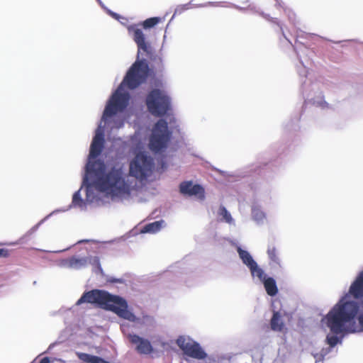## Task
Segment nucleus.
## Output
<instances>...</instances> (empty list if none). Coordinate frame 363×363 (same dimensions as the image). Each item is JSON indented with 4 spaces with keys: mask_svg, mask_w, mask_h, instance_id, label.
<instances>
[{
    "mask_svg": "<svg viewBox=\"0 0 363 363\" xmlns=\"http://www.w3.org/2000/svg\"><path fill=\"white\" fill-rule=\"evenodd\" d=\"M86 172L96 177L94 184L101 192L119 196L128 192L129 187L125 181L121 168L112 167L105 174V164L101 160L89 162Z\"/></svg>",
    "mask_w": 363,
    "mask_h": 363,
    "instance_id": "nucleus-3",
    "label": "nucleus"
},
{
    "mask_svg": "<svg viewBox=\"0 0 363 363\" xmlns=\"http://www.w3.org/2000/svg\"><path fill=\"white\" fill-rule=\"evenodd\" d=\"M77 355L80 360L86 363H110L100 357L87 353L78 352Z\"/></svg>",
    "mask_w": 363,
    "mask_h": 363,
    "instance_id": "nucleus-14",
    "label": "nucleus"
},
{
    "mask_svg": "<svg viewBox=\"0 0 363 363\" xmlns=\"http://www.w3.org/2000/svg\"><path fill=\"white\" fill-rule=\"evenodd\" d=\"M348 294L354 299L362 300V307L363 308V271L359 274L351 284ZM358 322L361 330L363 331V312L358 316Z\"/></svg>",
    "mask_w": 363,
    "mask_h": 363,
    "instance_id": "nucleus-9",
    "label": "nucleus"
},
{
    "mask_svg": "<svg viewBox=\"0 0 363 363\" xmlns=\"http://www.w3.org/2000/svg\"><path fill=\"white\" fill-rule=\"evenodd\" d=\"M154 168L153 158L144 152H140L130 162L129 174L143 182L151 176Z\"/></svg>",
    "mask_w": 363,
    "mask_h": 363,
    "instance_id": "nucleus-6",
    "label": "nucleus"
},
{
    "mask_svg": "<svg viewBox=\"0 0 363 363\" xmlns=\"http://www.w3.org/2000/svg\"><path fill=\"white\" fill-rule=\"evenodd\" d=\"M218 214L223 218V220L226 223H231L233 221L230 213L227 211L225 207L221 206L219 208Z\"/></svg>",
    "mask_w": 363,
    "mask_h": 363,
    "instance_id": "nucleus-21",
    "label": "nucleus"
},
{
    "mask_svg": "<svg viewBox=\"0 0 363 363\" xmlns=\"http://www.w3.org/2000/svg\"><path fill=\"white\" fill-rule=\"evenodd\" d=\"M179 191L183 195L196 196L199 199H205V190L200 184H194L191 181H185L179 184Z\"/></svg>",
    "mask_w": 363,
    "mask_h": 363,
    "instance_id": "nucleus-10",
    "label": "nucleus"
},
{
    "mask_svg": "<svg viewBox=\"0 0 363 363\" xmlns=\"http://www.w3.org/2000/svg\"><path fill=\"white\" fill-rule=\"evenodd\" d=\"M86 264V260L83 259H77L74 257H72L69 260V265L71 267L74 268H79L82 266H84Z\"/></svg>",
    "mask_w": 363,
    "mask_h": 363,
    "instance_id": "nucleus-22",
    "label": "nucleus"
},
{
    "mask_svg": "<svg viewBox=\"0 0 363 363\" xmlns=\"http://www.w3.org/2000/svg\"><path fill=\"white\" fill-rule=\"evenodd\" d=\"M72 204L74 206H77L79 207L83 206L84 201H83L82 199L81 198L79 191H77L74 194V195L72 196Z\"/></svg>",
    "mask_w": 363,
    "mask_h": 363,
    "instance_id": "nucleus-23",
    "label": "nucleus"
},
{
    "mask_svg": "<svg viewBox=\"0 0 363 363\" xmlns=\"http://www.w3.org/2000/svg\"><path fill=\"white\" fill-rule=\"evenodd\" d=\"M9 250L5 248H0V257H8L9 256Z\"/></svg>",
    "mask_w": 363,
    "mask_h": 363,
    "instance_id": "nucleus-25",
    "label": "nucleus"
},
{
    "mask_svg": "<svg viewBox=\"0 0 363 363\" xmlns=\"http://www.w3.org/2000/svg\"><path fill=\"white\" fill-rule=\"evenodd\" d=\"M162 223H163V220H160V221H155L153 223L147 224L143 227V228L142 230V233H156L160 230V228H162Z\"/></svg>",
    "mask_w": 363,
    "mask_h": 363,
    "instance_id": "nucleus-17",
    "label": "nucleus"
},
{
    "mask_svg": "<svg viewBox=\"0 0 363 363\" xmlns=\"http://www.w3.org/2000/svg\"><path fill=\"white\" fill-rule=\"evenodd\" d=\"M177 344L184 354L188 357L196 359H203L207 356L199 344L190 338L179 336L177 340Z\"/></svg>",
    "mask_w": 363,
    "mask_h": 363,
    "instance_id": "nucleus-8",
    "label": "nucleus"
},
{
    "mask_svg": "<svg viewBox=\"0 0 363 363\" xmlns=\"http://www.w3.org/2000/svg\"><path fill=\"white\" fill-rule=\"evenodd\" d=\"M31 363H36V362L33 361V362H32Z\"/></svg>",
    "mask_w": 363,
    "mask_h": 363,
    "instance_id": "nucleus-28",
    "label": "nucleus"
},
{
    "mask_svg": "<svg viewBox=\"0 0 363 363\" xmlns=\"http://www.w3.org/2000/svg\"><path fill=\"white\" fill-rule=\"evenodd\" d=\"M145 104L149 112L155 116H163L171 110V99L160 89H152L146 96Z\"/></svg>",
    "mask_w": 363,
    "mask_h": 363,
    "instance_id": "nucleus-5",
    "label": "nucleus"
},
{
    "mask_svg": "<svg viewBox=\"0 0 363 363\" xmlns=\"http://www.w3.org/2000/svg\"><path fill=\"white\" fill-rule=\"evenodd\" d=\"M348 293L336 303L324 320L331 333L334 335H328L327 343L330 347H335L339 342L338 337L335 335L345 333H354L357 331L354 325V318L359 311V304L354 301H347Z\"/></svg>",
    "mask_w": 363,
    "mask_h": 363,
    "instance_id": "nucleus-2",
    "label": "nucleus"
},
{
    "mask_svg": "<svg viewBox=\"0 0 363 363\" xmlns=\"http://www.w3.org/2000/svg\"><path fill=\"white\" fill-rule=\"evenodd\" d=\"M252 216L256 220H262L264 217V213L258 209H254L252 211Z\"/></svg>",
    "mask_w": 363,
    "mask_h": 363,
    "instance_id": "nucleus-24",
    "label": "nucleus"
},
{
    "mask_svg": "<svg viewBox=\"0 0 363 363\" xmlns=\"http://www.w3.org/2000/svg\"><path fill=\"white\" fill-rule=\"evenodd\" d=\"M172 133L168 129L167 122L164 119H160L154 125L150 138V149L158 153L166 149L170 140Z\"/></svg>",
    "mask_w": 363,
    "mask_h": 363,
    "instance_id": "nucleus-7",
    "label": "nucleus"
},
{
    "mask_svg": "<svg viewBox=\"0 0 363 363\" xmlns=\"http://www.w3.org/2000/svg\"><path fill=\"white\" fill-rule=\"evenodd\" d=\"M163 21V18L161 17H152L147 18L141 23V26L145 29H149L153 28L157 24Z\"/></svg>",
    "mask_w": 363,
    "mask_h": 363,
    "instance_id": "nucleus-19",
    "label": "nucleus"
},
{
    "mask_svg": "<svg viewBox=\"0 0 363 363\" xmlns=\"http://www.w3.org/2000/svg\"><path fill=\"white\" fill-rule=\"evenodd\" d=\"M267 255L269 259L274 264L281 266L280 259L278 256L277 250L273 245H269L267 248Z\"/></svg>",
    "mask_w": 363,
    "mask_h": 363,
    "instance_id": "nucleus-18",
    "label": "nucleus"
},
{
    "mask_svg": "<svg viewBox=\"0 0 363 363\" xmlns=\"http://www.w3.org/2000/svg\"><path fill=\"white\" fill-rule=\"evenodd\" d=\"M104 144V137L101 131H97L95 136L93 138L90 146L89 157L96 158L102 152Z\"/></svg>",
    "mask_w": 363,
    "mask_h": 363,
    "instance_id": "nucleus-12",
    "label": "nucleus"
},
{
    "mask_svg": "<svg viewBox=\"0 0 363 363\" xmlns=\"http://www.w3.org/2000/svg\"><path fill=\"white\" fill-rule=\"evenodd\" d=\"M249 269L252 275L254 277L256 276L260 281H262L266 278L264 271L258 267L257 262L255 266H251Z\"/></svg>",
    "mask_w": 363,
    "mask_h": 363,
    "instance_id": "nucleus-20",
    "label": "nucleus"
},
{
    "mask_svg": "<svg viewBox=\"0 0 363 363\" xmlns=\"http://www.w3.org/2000/svg\"><path fill=\"white\" fill-rule=\"evenodd\" d=\"M270 327L273 331L281 332L285 328V324L281 319V315L279 311H274L270 320Z\"/></svg>",
    "mask_w": 363,
    "mask_h": 363,
    "instance_id": "nucleus-13",
    "label": "nucleus"
},
{
    "mask_svg": "<svg viewBox=\"0 0 363 363\" xmlns=\"http://www.w3.org/2000/svg\"><path fill=\"white\" fill-rule=\"evenodd\" d=\"M228 0H217L215 1L216 4H225L227 3Z\"/></svg>",
    "mask_w": 363,
    "mask_h": 363,
    "instance_id": "nucleus-27",
    "label": "nucleus"
},
{
    "mask_svg": "<svg viewBox=\"0 0 363 363\" xmlns=\"http://www.w3.org/2000/svg\"><path fill=\"white\" fill-rule=\"evenodd\" d=\"M128 30L133 33V38L138 46V58L141 53H145L147 57H150L152 49L151 45L145 40V35L142 29L136 25H132ZM149 74L150 68L146 60L138 59L129 68L120 86L111 96L104 109L103 118L106 119L118 112L123 111L128 106L130 99L129 93L123 91V87L135 89L146 81Z\"/></svg>",
    "mask_w": 363,
    "mask_h": 363,
    "instance_id": "nucleus-1",
    "label": "nucleus"
},
{
    "mask_svg": "<svg viewBox=\"0 0 363 363\" xmlns=\"http://www.w3.org/2000/svg\"><path fill=\"white\" fill-rule=\"evenodd\" d=\"M128 338L130 342L135 345V351L140 354H150L153 352L150 342L135 334H129Z\"/></svg>",
    "mask_w": 363,
    "mask_h": 363,
    "instance_id": "nucleus-11",
    "label": "nucleus"
},
{
    "mask_svg": "<svg viewBox=\"0 0 363 363\" xmlns=\"http://www.w3.org/2000/svg\"><path fill=\"white\" fill-rule=\"evenodd\" d=\"M40 363H50V359L48 357L41 359Z\"/></svg>",
    "mask_w": 363,
    "mask_h": 363,
    "instance_id": "nucleus-26",
    "label": "nucleus"
},
{
    "mask_svg": "<svg viewBox=\"0 0 363 363\" xmlns=\"http://www.w3.org/2000/svg\"><path fill=\"white\" fill-rule=\"evenodd\" d=\"M84 303L96 304L100 308L116 313L118 317L135 322L137 317L128 310L127 301L122 297L113 295L104 290L93 289L84 292L77 301V305Z\"/></svg>",
    "mask_w": 363,
    "mask_h": 363,
    "instance_id": "nucleus-4",
    "label": "nucleus"
},
{
    "mask_svg": "<svg viewBox=\"0 0 363 363\" xmlns=\"http://www.w3.org/2000/svg\"><path fill=\"white\" fill-rule=\"evenodd\" d=\"M268 295L275 296L278 293V289L275 280L272 277H266L262 281Z\"/></svg>",
    "mask_w": 363,
    "mask_h": 363,
    "instance_id": "nucleus-15",
    "label": "nucleus"
},
{
    "mask_svg": "<svg viewBox=\"0 0 363 363\" xmlns=\"http://www.w3.org/2000/svg\"><path fill=\"white\" fill-rule=\"evenodd\" d=\"M238 252L242 262L245 264H246L249 268L251 266L253 267L255 265L256 262L252 259V256L247 251L242 250L240 247H238Z\"/></svg>",
    "mask_w": 363,
    "mask_h": 363,
    "instance_id": "nucleus-16",
    "label": "nucleus"
}]
</instances>
